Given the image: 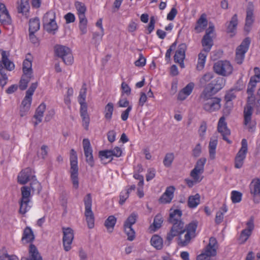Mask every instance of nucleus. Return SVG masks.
Masks as SVG:
<instances>
[{
  "label": "nucleus",
  "mask_w": 260,
  "mask_h": 260,
  "mask_svg": "<svg viewBox=\"0 0 260 260\" xmlns=\"http://www.w3.org/2000/svg\"><path fill=\"white\" fill-rule=\"evenodd\" d=\"M213 71L217 74L225 77L230 75L233 70L230 62L226 60H220L214 64Z\"/></svg>",
  "instance_id": "obj_10"
},
{
  "label": "nucleus",
  "mask_w": 260,
  "mask_h": 260,
  "mask_svg": "<svg viewBox=\"0 0 260 260\" xmlns=\"http://www.w3.org/2000/svg\"><path fill=\"white\" fill-rule=\"evenodd\" d=\"M252 98L251 95H249L247 98V102L246 106L244 109V124L247 127L248 131H252L254 127V124L252 123L251 120V116L253 113V107L252 105L254 102H252Z\"/></svg>",
  "instance_id": "obj_6"
},
{
  "label": "nucleus",
  "mask_w": 260,
  "mask_h": 260,
  "mask_svg": "<svg viewBox=\"0 0 260 260\" xmlns=\"http://www.w3.org/2000/svg\"><path fill=\"white\" fill-rule=\"evenodd\" d=\"M29 8L28 0H21L20 5L18 7V12L19 13H24L28 11Z\"/></svg>",
  "instance_id": "obj_50"
},
{
  "label": "nucleus",
  "mask_w": 260,
  "mask_h": 260,
  "mask_svg": "<svg viewBox=\"0 0 260 260\" xmlns=\"http://www.w3.org/2000/svg\"><path fill=\"white\" fill-rule=\"evenodd\" d=\"M225 84V80L222 77H217L208 83L203 91L215 94L223 88Z\"/></svg>",
  "instance_id": "obj_16"
},
{
  "label": "nucleus",
  "mask_w": 260,
  "mask_h": 260,
  "mask_svg": "<svg viewBox=\"0 0 260 260\" xmlns=\"http://www.w3.org/2000/svg\"><path fill=\"white\" fill-rule=\"evenodd\" d=\"M231 199L234 203H239L241 201L242 193L238 191H233L232 192Z\"/></svg>",
  "instance_id": "obj_55"
},
{
  "label": "nucleus",
  "mask_w": 260,
  "mask_h": 260,
  "mask_svg": "<svg viewBox=\"0 0 260 260\" xmlns=\"http://www.w3.org/2000/svg\"><path fill=\"white\" fill-rule=\"evenodd\" d=\"M137 216L133 213L129 215L126 221L124 222L123 226H132L136 222Z\"/></svg>",
  "instance_id": "obj_53"
},
{
  "label": "nucleus",
  "mask_w": 260,
  "mask_h": 260,
  "mask_svg": "<svg viewBox=\"0 0 260 260\" xmlns=\"http://www.w3.org/2000/svg\"><path fill=\"white\" fill-rule=\"evenodd\" d=\"M214 26L210 22L209 27L206 29L205 35L202 40V45L204 47L203 51L209 52L213 45V38L214 36Z\"/></svg>",
  "instance_id": "obj_9"
},
{
  "label": "nucleus",
  "mask_w": 260,
  "mask_h": 260,
  "mask_svg": "<svg viewBox=\"0 0 260 260\" xmlns=\"http://www.w3.org/2000/svg\"><path fill=\"white\" fill-rule=\"evenodd\" d=\"M207 123L203 121L201 122L198 132L200 136L203 138L207 130Z\"/></svg>",
  "instance_id": "obj_59"
},
{
  "label": "nucleus",
  "mask_w": 260,
  "mask_h": 260,
  "mask_svg": "<svg viewBox=\"0 0 260 260\" xmlns=\"http://www.w3.org/2000/svg\"><path fill=\"white\" fill-rule=\"evenodd\" d=\"M29 201H23L20 200L19 202V204L20 205V208L19 210V212L21 214H24L26 212H27L30 209V207L28 206V203Z\"/></svg>",
  "instance_id": "obj_48"
},
{
  "label": "nucleus",
  "mask_w": 260,
  "mask_h": 260,
  "mask_svg": "<svg viewBox=\"0 0 260 260\" xmlns=\"http://www.w3.org/2000/svg\"><path fill=\"white\" fill-rule=\"evenodd\" d=\"M112 152L111 151V150H102L100 151L99 153V157L101 160H103L104 158H111L112 156Z\"/></svg>",
  "instance_id": "obj_56"
},
{
  "label": "nucleus",
  "mask_w": 260,
  "mask_h": 260,
  "mask_svg": "<svg viewBox=\"0 0 260 260\" xmlns=\"http://www.w3.org/2000/svg\"><path fill=\"white\" fill-rule=\"evenodd\" d=\"M194 87V84L193 83H188L185 87H184L181 90L185 93L186 95L188 96L191 93L193 88Z\"/></svg>",
  "instance_id": "obj_61"
},
{
  "label": "nucleus",
  "mask_w": 260,
  "mask_h": 260,
  "mask_svg": "<svg viewBox=\"0 0 260 260\" xmlns=\"http://www.w3.org/2000/svg\"><path fill=\"white\" fill-rule=\"evenodd\" d=\"M45 109L46 105L44 103H42L37 108L34 115V118L38 120L39 122H41L42 121V118L43 116L44 112Z\"/></svg>",
  "instance_id": "obj_45"
},
{
  "label": "nucleus",
  "mask_w": 260,
  "mask_h": 260,
  "mask_svg": "<svg viewBox=\"0 0 260 260\" xmlns=\"http://www.w3.org/2000/svg\"><path fill=\"white\" fill-rule=\"evenodd\" d=\"M83 147L86 157V161L90 167H92L94 166L92 149L91 147L90 141L88 139H83Z\"/></svg>",
  "instance_id": "obj_21"
},
{
  "label": "nucleus",
  "mask_w": 260,
  "mask_h": 260,
  "mask_svg": "<svg viewBox=\"0 0 260 260\" xmlns=\"http://www.w3.org/2000/svg\"><path fill=\"white\" fill-rule=\"evenodd\" d=\"M163 222V219L161 215L158 214H157L153 220V223L150 225V229L151 231L155 232L156 230L159 229L161 226Z\"/></svg>",
  "instance_id": "obj_35"
},
{
  "label": "nucleus",
  "mask_w": 260,
  "mask_h": 260,
  "mask_svg": "<svg viewBox=\"0 0 260 260\" xmlns=\"http://www.w3.org/2000/svg\"><path fill=\"white\" fill-rule=\"evenodd\" d=\"M85 205V216L89 229H92L94 224V214L91 210L92 198L90 193H87L83 200Z\"/></svg>",
  "instance_id": "obj_7"
},
{
  "label": "nucleus",
  "mask_w": 260,
  "mask_h": 260,
  "mask_svg": "<svg viewBox=\"0 0 260 260\" xmlns=\"http://www.w3.org/2000/svg\"><path fill=\"white\" fill-rule=\"evenodd\" d=\"M238 24V16L237 14H234L229 22L227 27L226 32L232 34L231 36L233 37L235 34L237 26Z\"/></svg>",
  "instance_id": "obj_29"
},
{
  "label": "nucleus",
  "mask_w": 260,
  "mask_h": 260,
  "mask_svg": "<svg viewBox=\"0 0 260 260\" xmlns=\"http://www.w3.org/2000/svg\"><path fill=\"white\" fill-rule=\"evenodd\" d=\"M29 187L32 193L36 192L37 194H39L42 189L40 183L36 179H34V178L30 183Z\"/></svg>",
  "instance_id": "obj_47"
},
{
  "label": "nucleus",
  "mask_w": 260,
  "mask_h": 260,
  "mask_svg": "<svg viewBox=\"0 0 260 260\" xmlns=\"http://www.w3.org/2000/svg\"><path fill=\"white\" fill-rule=\"evenodd\" d=\"M55 54L61 58L67 65H71L74 61V58L71 49L67 46L56 45L54 47Z\"/></svg>",
  "instance_id": "obj_4"
},
{
  "label": "nucleus",
  "mask_w": 260,
  "mask_h": 260,
  "mask_svg": "<svg viewBox=\"0 0 260 260\" xmlns=\"http://www.w3.org/2000/svg\"><path fill=\"white\" fill-rule=\"evenodd\" d=\"M172 226L169 233H168L166 240L168 241V245H169L174 237L179 236H182V234L186 231L184 223L182 221H178L171 222Z\"/></svg>",
  "instance_id": "obj_8"
},
{
  "label": "nucleus",
  "mask_w": 260,
  "mask_h": 260,
  "mask_svg": "<svg viewBox=\"0 0 260 260\" xmlns=\"http://www.w3.org/2000/svg\"><path fill=\"white\" fill-rule=\"evenodd\" d=\"M29 253L30 255V259L29 260H42V257L37 248L34 244H31L30 245Z\"/></svg>",
  "instance_id": "obj_37"
},
{
  "label": "nucleus",
  "mask_w": 260,
  "mask_h": 260,
  "mask_svg": "<svg viewBox=\"0 0 260 260\" xmlns=\"http://www.w3.org/2000/svg\"><path fill=\"white\" fill-rule=\"evenodd\" d=\"M31 60L26 58L23 62L22 70L24 74L32 75Z\"/></svg>",
  "instance_id": "obj_42"
},
{
  "label": "nucleus",
  "mask_w": 260,
  "mask_h": 260,
  "mask_svg": "<svg viewBox=\"0 0 260 260\" xmlns=\"http://www.w3.org/2000/svg\"><path fill=\"white\" fill-rule=\"evenodd\" d=\"M187 46L185 43L180 44L174 56V61L178 63L181 68L185 67L184 60L185 58V52Z\"/></svg>",
  "instance_id": "obj_19"
},
{
  "label": "nucleus",
  "mask_w": 260,
  "mask_h": 260,
  "mask_svg": "<svg viewBox=\"0 0 260 260\" xmlns=\"http://www.w3.org/2000/svg\"><path fill=\"white\" fill-rule=\"evenodd\" d=\"M198 25L194 27V29L198 32H201L206 27L208 24V21L206 18V15L203 14L197 21Z\"/></svg>",
  "instance_id": "obj_34"
},
{
  "label": "nucleus",
  "mask_w": 260,
  "mask_h": 260,
  "mask_svg": "<svg viewBox=\"0 0 260 260\" xmlns=\"http://www.w3.org/2000/svg\"><path fill=\"white\" fill-rule=\"evenodd\" d=\"M260 81H258L257 79H255V77H251L250 81L248 85V88L247 89V93L248 95H251L252 98V102L255 100L253 92L254 91V88L256 87V84Z\"/></svg>",
  "instance_id": "obj_33"
},
{
  "label": "nucleus",
  "mask_w": 260,
  "mask_h": 260,
  "mask_svg": "<svg viewBox=\"0 0 260 260\" xmlns=\"http://www.w3.org/2000/svg\"><path fill=\"white\" fill-rule=\"evenodd\" d=\"M0 75L1 77L0 78V85L2 88L7 84L8 81V77L6 73H5L4 69H0Z\"/></svg>",
  "instance_id": "obj_54"
},
{
  "label": "nucleus",
  "mask_w": 260,
  "mask_h": 260,
  "mask_svg": "<svg viewBox=\"0 0 260 260\" xmlns=\"http://www.w3.org/2000/svg\"><path fill=\"white\" fill-rule=\"evenodd\" d=\"M124 230L127 236V240L132 241L134 240L135 238V232L132 226H123Z\"/></svg>",
  "instance_id": "obj_52"
},
{
  "label": "nucleus",
  "mask_w": 260,
  "mask_h": 260,
  "mask_svg": "<svg viewBox=\"0 0 260 260\" xmlns=\"http://www.w3.org/2000/svg\"><path fill=\"white\" fill-rule=\"evenodd\" d=\"M75 7L77 10L79 18V28L82 34H85L87 32V20L86 18L85 13L86 11V7L84 4L77 2L75 3Z\"/></svg>",
  "instance_id": "obj_12"
},
{
  "label": "nucleus",
  "mask_w": 260,
  "mask_h": 260,
  "mask_svg": "<svg viewBox=\"0 0 260 260\" xmlns=\"http://www.w3.org/2000/svg\"><path fill=\"white\" fill-rule=\"evenodd\" d=\"M32 96L25 94L24 99L22 101L21 106H20V114L21 117L25 115L26 113L29 111Z\"/></svg>",
  "instance_id": "obj_26"
},
{
  "label": "nucleus",
  "mask_w": 260,
  "mask_h": 260,
  "mask_svg": "<svg viewBox=\"0 0 260 260\" xmlns=\"http://www.w3.org/2000/svg\"><path fill=\"white\" fill-rule=\"evenodd\" d=\"M182 215V212L180 209H173L171 208L170 210V214L169 217V222L170 223L174 222L181 220V216Z\"/></svg>",
  "instance_id": "obj_28"
},
{
  "label": "nucleus",
  "mask_w": 260,
  "mask_h": 260,
  "mask_svg": "<svg viewBox=\"0 0 260 260\" xmlns=\"http://www.w3.org/2000/svg\"><path fill=\"white\" fill-rule=\"evenodd\" d=\"M151 245L157 250H161L163 247V240L158 235H154L150 240Z\"/></svg>",
  "instance_id": "obj_32"
},
{
  "label": "nucleus",
  "mask_w": 260,
  "mask_h": 260,
  "mask_svg": "<svg viewBox=\"0 0 260 260\" xmlns=\"http://www.w3.org/2000/svg\"><path fill=\"white\" fill-rule=\"evenodd\" d=\"M114 110L113 104L112 103H109L105 108L104 113L105 117L106 119L110 120L113 114Z\"/></svg>",
  "instance_id": "obj_46"
},
{
  "label": "nucleus",
  "mask_w": 260,
  "mask_h": 260,
  "mask_svg": "<svg viewBox=\"0 0 260 260\" xmlns=\"http://www.w3.org/2000/svg\"><path fill=\"white\" fill-rule=\"evenodd\" d=\"M225 118L224 116H222L220 118L217 125V130L222 136V138L224 140L226 141L229 144L232 143L228 138L227 136L230 135L231 131L228 128L227 123L225 121Z\"/></svg>",
  "instance_id": "obj_20"
},
{
  "label": "nucleus",
  "mask_w": 260,
  "mask_h": 260,
  "mask_svg": "<svg viewBox=\"0 0 260 260\" xmlns=\"http://www.w3.org/2000/svg\"><path fill=\"white\" fill-rule=\"evenodd\" d=\"M246 225L247 228L242 230L239 241L241 244L244 243L252 234V232L254 229V217L251 216L250 219L247 221Z\"/></svg>",
  "instance_id": "obj_18"
},
{
  "label": "nucleus",
  "mask_w": 260,
  "mask_h": 260,
  "mask_svg": "<svg viewBox=\"0 0 260 260\" xmlns=\"http://www.w3.org/2000/svg\"><path fill=\"white\" fill-rule=\"evenodd\" d=\"M36 176L32 175V170L30 168L23 169L18 174L17 177L18 182L22 185L26 184L30 179L32 180Z\"/></svg>",
  "instance_id": "obj_22"
},
{
  "label": "nucleus",
  "mask_w": 260,
  "mask_h": 260,
  "mask_svg": "<svg viewBox=\"0 0 260 260\" xmlns=\"http://www.w3.org/2000/svg\"><path fill=\"white\" fill-rule=\"evenodd\" d=\"M248 151V145L245 139L241 141V147L238 152L235 158V167L240 169L243 166L244 160L246 158V155Z\"/></svg>",
  "instance_id": "obj_15"
},
{
  "label": "nucleus",
  "mask_w": 260,
  "mask_h": 260,
  "mask_svg": "<svg viewBox=\"0 0 260 260\" xmlns=\"http://www.w3.org/2000/svg\"><path fill=\"white\" fill-rule=\"evenodd\" d=\"M250 193L253 198L254 203H258L260 200V179H253L250 184Z\"/></svg>",
  "instance_id": "obj_23"
},
{
  "label": "nucleus",
  "mask_w": 260,
  "mask_h": 260,
  "mask_svg": "<svg viewBox=\"0 0 260 260\" xmlns=\"http://www.w3.org/2000/svg\"><path fill=\"white\" fill-rule=\"evenodd\" d=\"M116 218L113 215L109 216L105 220L104 225L109 233L112 232L113 229L116 224Z\"/></svg>",
  "instance_id": "obj_38"
},
{
  "label": "nucleus",
  "mask_w": 260,
  "mask_h": 260,
  "mask_svg": "<svg viewBox=\"0 0 260 260\" xmlns=\"http://www.w3.org/2000/svg\"><path fill=\"white\" fill-rule=\"evenodd\" d=\"M207 53L208 52H204L203 50L199 53L198 55V62L197 66V70L201 71L204 68Z\"/></svg>",
  "instance_id": "obj_39"
},
{
  "label": "nucleus",
  "mask_w": 260,
  "mask_h": 260,
  "mask_svg": "<svg viewBox=\"0 0 260 260\" xmlns=\"http://www.w3.org/2000/svg\"><path fill=\"white\" fill-rule=\"evenodd\" d=\"M9 53L4 50L2 51V61L5 68L9 71L14 69L15 65L14 63L9 60L8 57Z\"/></svg>",
  "instance_id": "obj_27"
},
{
  "label": "nucleus",
  "mask_w": 260,
  "mask_h": 260,
  "mask_svg": "<svg viewBox=\"0 0 260 260\" xmlns=\"http://www.w3.org/2000/svg\"><path fill=\"white\" fill-rule=\"evenodd\" d=\"M250 43V39L249 37H247L244 39L241 44L237 48L235 58L237 63L239 64L242 63L245 57V54L248 49Z\"/></svg>",
  "instance_id": "obj_14"
},
{
  "label": "nucleus",
  "mask_w": 260,
  "mask_h": 260,
  "mask_svg": "<svg viewBox=\"0 0 260 260\" xmlns=\"http://www.w3.org/2000/svg\"><path fill=\"white\" fill-rule=\"evenodd\" d=\"M254 5L253 3L249 2L246 8V17L245 23L247 24H253L254 22L253 17Z\"/></svg>",
  "instance_id": "obj_31"
},
{
  "label": "nucleus",
  "mask_w": 260,
  "mask_h": 260,
  "mask_svg": "<svg viewBox=\"0 0 260 260\" xmlns=\"http://www.w3.org/2000/svg\"><path fill=\"white\" fill-rule=\"evenodd\" d=\"M214 94L203 91L200 98L202 100L203 109L207 112L211 113L218 111L221 108V99L213 96Z\"/></svg>",
  "instance_id": "obj_1"
},
{
  "label": "nucleus",
  "mask_w": 260,
  "mask_h": 260,
  "mask_svg": "<svg viewBox=\"0 0 260 260\" xmlns=\"http://www.w3.org/2000/svg\"><path fill=\"white\" fill-rule=\"evenodd\" d=\"M70 174L73 187L77 189L79 187L78 166L76 152L72 149L70 152Z\"/></svg>",
  "instance_id": "obj_3"
},
{
  "label": "nucleus",
  "mask_w": 260,
  "mask_h": 260,
  "mask_svg": "<svg viewBox=\"0 0 260 260\" xmlns=\"http://www.w3.org/2000/svg\"><path fill=\"white\" fill-rule=\"evenodd\" d=\"M245 87V84L242 78H240L235 84L233 89L236 91H240Z\"/></svg>",
  "instance_id": "obj_62"
},
{
  "label": "nucleus",
  "mask_w": 260,
  "mask_h": 260,
  "mask_svg": "<svg viewBox=\"0 0 260 260\" xmlns=\"http://www.w3.org/2000/svg\"><path fill=\"white\" fill-rule=\"evenodd\" d=\"M34 239L35 236L31 229L29 226L25 228L23 231L22 241L27 243L32 242Z\"/></svg>",
  "instance_id": "obj_30"
},
{
  "label": "nucleus",
  "mask_w": 260,
  "mask_h": 260,
  "mask_svg": "<svg viewBox=\"0 0 260 260\" xmlns=\"http://www.w3.org/2000/svg\"><path fill=\"white\" fill-rule=\"evenodd\" d=\"M32 75L23 74L19 81V87L21 90L26 89L28 83L30 82Z\"/></svg>",
  "instance_id": "obj_36"
},
{
  "label": "nucleus",
  "mask_w": 260,
  "mask_h": 260,
  "mask_svg": "<svg viewBox=\"0 0 260 260\" xmlns=\"http://www.w3.org/2000/svg\"><path fill=\"white\" fill-rule=\"evenodd\" d=\"M63 244L64 249L66 251H69L71 246V245L74 239L73 230L70 228L63 229Z\"/></svg>",
  "instance_id": "obj_24"
},
{
  "label": "nucleus",
  "mask_w": 260,
  "mask_h": 260,
  "mask_svg": "<svg viewBox=\"0 0 260 260\" xmlns=\"http://www.w3.org/2000/svg\"><path fill=\"white\" fill-rule=\"evenodd\" d=\"M40 20L37 17L30 19L29 22V32H36L40 29Z\"/></svg>",
  "instance_id": "obj_43"
},
{
  "label": "nucleus",
  "mask_w": 260,
  "mask_h": 260,
  "mask_svg": "<svg viewBox=\"0 0 260 260\" xmlns=\"http://www.w3.org/2000/svg\"><path fill=\"white\" fill-rule=\"evenodd\" d=\"M21 198L20 200L30 201L31 189L28 186H23L21 188Z\"/></svg>",
  "instance_id": "obj_41"
},
{
  "label": "nucleus",
  "mask_w": 260,
  "mask_h": 260,
  "mask_svg": "<svg viewBox=\"0 0 260 260\" xmlns=\"http://www.w3.org/2000/svg\"><path fill=\"white\" fill-rule=\"evenodd\" d=\"M198 226L197 221H192L185 226L186 233L183 238L182 236L178 237V244L181 246H186L190 242L191 238L196 236V231Z\"/></svg>",
  "instance_id": "obj_5"
},
{
  "label": "nucleus",
  "mask_w": 260,
  "mask_h": 260,
  "mask_svg": "<svg viewBox=\"0 0 260 260\" xmlns=\"http://www.w3.org/2000/svg\"><path fill=\"white\" fill-rule=\"evenodd\" d=\"M55 14L54 12H48L43 18V23L44 29L48 32H52L57 29V25L55 22Z\"/></svg>",
  "instance_id": "obj_13"
},
{
  "label": "nucleus",
  "mask_w": 260,
  "mask_h": 260,
  "mask_svg": "<svg viewBox=\"0 0 260 260\" xmlns=\"http://www.w3.org/2000/svg\"><path fill=\"white\" fill-rule=\"evenodd\" d=\"M86 91V85L85 83H83L80 91L78 102L80 104V113L82 120V125L86 130H88L90 122V118L87 112V105L85 102Z\"/></svg>",
  "instance_id": "obj_2"
},
{
  "label": "nucleus",
  "mask_w": 260,
  "mask_h": 260,
  "mask_svg": "<svg viewBox=\"0 0 260 260\" xmlns=\"http://www.w3.org/2000/svg\"><path fill=\"white\" fill-rule=\"evenodd\" d=\"M217 144V140L216 138L213 139L211 138L209 145V155L210 157L212 159L215 158V149Z\"/></svg>",
  "instance_id": "obj_44"
},
{
  "label": "nucleus",
  "mask_w": 260,
  "mask_h": 260,
  "mask_svg": "<svg viewBox=\"0 0 260 260\" xmlns=\"http://www.w3.org/2000/svg\"><path fill=\"white\" fill-rule=\"evenodd\" d=\"M146 63V59L142 54H140L139 58L135 62L137 67H143Z\"/></svg>",
  "instance_id": "obj_63"
},
{
  "label": "nucleus",
  "mask_w": 260,
  "mask_h": 260,
  "mask_svg": "<svg viewBox=\"0 0 260 260\" xmlns=\"http://www.w3.org/2000/svg\"><path fill=\"white\" fill-rule=\"evenodd\" d=\"M129 194V190H126V191L123 192H121L120 193V194L119 196V203L120 205H123L126 199L128 198Z\"/></svg>",
  "instance_id": "obj_60"
},
{
  "label": "nucleus",
  "mask_w": 260,
  "mask_h": 260,
  "mask_svg": "<svg viewBox=\"0 0 260 260\" xmlns=\"http://www.w3.org/2000/svg\"><path fill=\"white\" fill-rule=\"evenodd\" d=\"M223 215L224 213H223L221 210H219L216 213L215 222L217 224H219L222 222L223 219Z\"/></svg>",
  "instance_id": "obj_64"
},
{
  "label": "nucleus",
  "mask_w": 260,
  "mask_h": 260,
  "mask_svg": "<svg viewBox=\"0 0 260 260\" xmlns=\"http://www.w3.org/2000/svg\"><path fill=\"white\" fill-rule=\"evenodd\" d=\"M202 153V147L200 143H198L192 149V155L194 157H199Z\"/></svg>",
  "instance_id": "obj_57"
},
{
  "label": "nucleus",
  "mask_w": 260,
  "mask_h": 260,
  "mask_svg": "<svg viewBox=\"0 0 260 260\" xmlns=\"http://www.w3.org/2000/svg\"><path fill=\"white\" fill-rule=\"evenodd\" d=\"M200 202V196L197 193L194 196H191L188 198V206L190 208L196 207Z\"/></svg>",
  "instance_id": "obj_40"
},
{
  "label": "nucleus",
  "mask_w": 260,
  "mask_h": 260,
  "mask_svg": "<svg viewBox=\"0 0 260 260\" xmlns=\"http://www.w3.org/2000/svg\"><path fill=\"white\" fill-rule=\"evenodd\" d=\"M206 161V158L204 157L199 159L194 169L190 172V176L196 182H200L202 179V177L200 178L199 175L203 173L204 165Z\"/></svg>",
  "instance_id": "obj_17"
},
{
  "label": "nucleus",
  "mask_w": 260,
  "mask_h": 260,
  "mask_svg": "<svg viewBox=\"0 0 260 260\" xmlns=\"http://www.w3.org/2000/svg\"><path fill=\"white\" fill-rule=\"evenodd\" d=\"M217 242L215 238L211 237L209 242L205 249L204 252L197 256V260H209L212 256L216 254V245Z\"/></svg>",
  "instance_id": "obj_11"
},
{
  "label": "nucleus",
  "mask_w": 260,
  "mask_h": 260,
  "mask_svg": "<svg viewBox=\"0 0 260 260\" xmlns=\"http://www.w3.org/2000/svg\"><path fill=\"white\" fill-rule=\"evenodd\" d=\"M175 190V187L174 186L167 187L165 192L159 198V203L164 204L170 203L174 198Z\"/></svg>",
  "instance_id": "obj_25"
},
{
  "label": "nucleus",
  "mask_w": 260,
  "mask_h": 260,
  "mask_svg": "<svg viewBox=\"0 0 260 260\" xmlns=\"http://www.w3.org/2000/svg\"><path fill=\"white\" fill-rule=\"evenodd\" d=\"M234 90H235L233 88L231 89L228 92H226V94L224 96V100L225 102H230L235 99L236 97L235 94L234 93Z\"/></svg>",
  "instance_id": "obj_58"
},
{
  "label": "nucleus",
  "mask_w": 260,
  "mask_h": 260,
  "mask_svg": "<svg viewBox=\"0 0 260 260\" xmlns=\"http://www.w3.org/2000/svg\"><path fill=\"white\" fill-rule=\"evenodd\" d=\"M214 77V74L212 73L208 72L204 74L200 79V84L202 86L206 85L207 83L210 82Z\"/></svg>",
  "instance_id": "obj_49"
},
{
  "label": "nucleus",
  "mask_w": 260,
  "mask_h": 260,
  "mask_svg": "<svg viewBox=\"0 0 260 260\" xmlns=\"http://www.w3.org/2000/svg\"><path fill=\"white\" fill-rule=\"evenodd\" d=\"M174 159V154L173 153H167L164 159L163 164L166 167H170Z\"/></svg>",
  "instance_id": "obj_51"
}]
</instances>
